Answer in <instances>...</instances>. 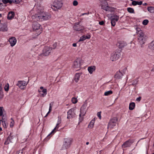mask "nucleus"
Segmentation results:
<instances>
[{"label": "nucleus", "instance_id": "nucleus-1", "mask_svg": "<svg viewBox=\"0 0 154 154\" xmlns=\"http://www.w3.org/2000/svg\"><path fill=\"white\" fill-rule=\"evenodd\" d=\"M51 17V16L50 14L44 11H40L37 14L32 16V19L35 21H42L47 20H49Z\"/></svg>", "mask_w": 154, "mask_h": 154}, {"label": "nucleus", "instance_id": "nucleus-2", "mask_svg": "<svg viewBox=\"0 0 154 154\" xmlns=\"http://www.w3.org/2000/svg\"><path fill=\"white\" fill-rule=\"evenodd\" d=\"M62 0H54L53 4L51 5V8L55 11L60 9L62 6Z\"/></svg>", "mask_w": 154, "mask_h": 154}, {"label": "nucleus", "instance_id": "nucleus-3", "mask_svg": "<svg viewBox=\"0 0 154 154\" xmlns=\"http://www.w3.org/2000/svg\"><path fill=\"white\" fill-rule=\"evenodd\" d=\"M87 106L86 103H84L80 108V113L79 115V120L80 122H82L83 120V116H85L87 111Z\"/></svg>", "mask_w": 154, "mask_h": 154}, {"label": "nucleus", "instance_id": "nucleus-4", "mask_svg": "<svg viewBox=\"0 0 154 154\" xmlns=\"http://www.w3.org/2000/svg\"><path fill=\"white\" fill-rule=\"evenodd\" d=\"M72 142L71 139L66 138L64 139L63 144L62 147L63 149H65L68 148L71 145Z\"/></svg>", "mask_w": 154, "mask_h": 154}, {"label": "nucleus", "instance_id": "nucleus-5", "mask_svg": "<svg viewBox=\"0 0 154 154\" xmlns=\"http://www.w3.org/2000/svg\"><path fill=\"white\" fill-rule=\"evenodd\" d=\"M138 39L139 44L140 45L144 44L146 42L147 38L146 35L144 33L140 34L138 36Z\"/></svg>", "mask_w": 154, "mask_h": 154}, {"label": "nucleus", "instance_id": "nucleus-6", "mask_svg": "<svg viewBox=\"0 0 154 154\" xmlns=\"http://www.w3.org/2000/svg\"><path fill=\"white\" fill-rule=\"evenodd\" d=\"M81 62L79 59H77L74 62L72 66L73 69L78 71L81 69Z\"/></svg>", "mask_w": 154, "mask_h": 154}, {"label": "nucleus", "instance_id": "nucleus-7", "mask_svg": "<svg viewBox=\"0 0 154 154\" xmlns=\"http://www.w3.org/2000/svg\"><path fill=\"white\" fill-rule=\"evenodd\" d=\"M52 50V48L50 47H45L43 50V55L45 56L49 55Z\"/></svg>", "mask_w": 154, "mask_h": 154}, {"label": "nucleus", "instance_id": "nucleus-8", "mask_svg": "<svg viewBox=\"0 0 154 154\" xmlns=\"http://www.w3.org/2000/svg\"><path fill=\"white\" fill-rule=\"evenodd\" d=\"M118 121V118L116 117L113 118L111 119L108 125V128H112L116 125Z\"/></svg>", "mask_w": 154, "mask_h": 154}, {"label": "nucleus", "instance_id": "nucleus-9", "mask_svg": "<svg viewBox=\"0 0 154 154\" xmlns=\"http://www.w3.org/2000/svg\"><path fill=\"white\" fill-rule=\"evenodd\" d=\"M27 84L28 82L24 81H19L17 85L21 89H24Z\"/></svg>", "mask_w": 154, "mask_h": 154}, {"label": "nucleus", "instance_id": "nucleus-10", "mask_svg": "<svg viewBox=\"0 0 154 154\" xmlns=\"http://www.w3.org/2000/svg\"><path fill=\"white\" fill-rule=\"evenodd\" d=\"M120 56V51H116L112 54L111 59L112 61H115L119 59Z\"/></svg>", "mask_w": 154, "mask_h": 154}, {"label": "nucleus", "instance_id": "nucleus-11", "mask_svg": "<svg viewBox=\"0 0 154 154\" xmlns=\"http://www.w3.org/2000/svg\"><path fill=\"white\" fill-rule=\"evenodd\" d=\"M40 89L41 90H38V92L39 93L41 96L44 97L47 94V90L46 89L44 88V87L41 86L40 87Z\"/></svg>", "mask_w": 154, "mask_h": 154}, {"label": "nucleus", "instance_id": "nucleus-12", "mask_svg": "<svg viewBox=\"0 0 154 154\" xmlns=\"http://www.w3.org/2000/svg\"><path fill=\"white\" fill-rule=\"evenodd\" d=\"M67 113L68 116L67 118L68 119H70L73 118L75 115L74 109V108L70 109L68 111Z\"/></svg>", "mask_w": 154, "mask_h": 154}, {"label": "nucleus", "instance_id": "nucleus-13", "mask_svg": "<svg viewBox=\"0 0 154 154\" xmlns=\"http://www.w3.org/2000/svg\"><path fill=\"white\" fill-rule=\"evenodd\" d=\"M134 142V140H129L125 142L122 145L123 147L125 148L130 146Z\"/></svg>", "mask_w": 154, "mask_h": 154}, {"label": "nucleus", "instance_id": "nucleus-14", "mask_svg": "<svg viewBox=\"0 0 154 154\" xmlns=\"http://www.w3.org/2000/svg\"><path fill=\"white\" fill-rule=\"evenodd\" d=\"M102 8L106 11L109 10V7L108 6V4L107 2L105 0H103V2L102 3L101 5Z\"/></svg>", "mask_w": 154, "mask_h": 154}, {"label": "nucleus", "instance_id": "nucleus-15", "mask_svg": "<svg viewBox=\"0 0 154 154\" xmlns=\"http://www.w3.org/2000/svg\"><path fill=\"white\" fill-rule=\"evenodd\" d=\"M1 20L0 19V31L6 32L8 30V28L6 24H1Z\"/></svg>", "mask_w": 154, "mask_h": 154}, {"label": "nucleus", "instance_id": "nucleus-16", "mask_svg": "<svg viewBox=\"0 0 154 154\" xmlns=\"http://www.w3.org/2000/svg\"><path fill=\"white\" fill-rule=\"evenodd\" d=\"M9 41L11 47L14 46L17 42V40L14 37H12L9 39Z\"/></svg>", "mask_w": 154, "mask_h": 154}, {"label": "nucleus", "instance_id": "nucleus-17", "mask_svg": "<svg viewBox=\"0 0 154 154\" xmlns=\"http://www.w3.org/2000/svg\"><path fill=\"white\" fill-rule=\"evenodd\" d=\"M40 26L41 25L35 22H33L32 25L33 29L35 31L39 29Z\"/></svg>", "mask_w": 154, "mask_h": 154}, {"label": "nucleus", "instance_id": "nucleus-18", "mask_svg": "<svg viewBox=\"0 0 154 154\" xmlns=\"http://www.w3.org/2000/svg\"><path fill=\"white\" fill-rule=\"evenodd\" d=\"M123 75V74L119 70L116 72L114 75V78L116 79H119L122 78Z\"/></svg>", "mask_w": 154, "mask_h": 154}, {"label": "nucleus", "instance_id": "nucleus-19", "mask_svg": "<svg viewBox=\"0 0 154 154\" xmlns=\"http://www.w3.org/2000/svg\"><path fill=\"white\" fill-rule=\"evenodd\" d=\"M148 47L152 51L154 52V40L148 44Z\"/></svg>", "mask_w": 154, "mask_h": 154}, {"label": "nucleus", "instance_id": "nucleus-20", "mask_svg": "<svg viewBox=\"0 0 154 154\" xmlns=\"http://www.w3.org/2000/svg\"><path fill=\"white\" fill-rule=\"evenodd\" d=\"M96 69V66H92L88 67V70L90 74H92L93 72Z\"/></svg>", "mask_w": 154, "mask_h": 154}, {"label": "nucleus", "instance_id": "nucleus-21", "mask_svg": "<svg viewBox=\"0 0 154 154\" xmlns=\"http://www.w3.org/2000/svg\"><path fill=\"white\" fill-rule=\"evenodd\" d=\"M61 120L60 119H58V121H57V124L56 127L53 129V130L48 135V137L52 133H54V131L56 129H57L59 128V125L61 123Z\"/></svg>", "mask_w": 154, "mask_h": 154}, {"label": "nucleus", "instance_id": "nucleus-22", "mask_svg": "<svg viewBox=\"0 0 154 154\" xmlns=\"http://www.w3.org/2000/svg\"><path fill=\"white\" fill-rule=\"evenodd\" d=\"M91 37V36L89 35H83L81 36L79 40V41H82L84 40H85L86 39H89Z\"/></svg>", "mask_w": 154, "mask_h": 154}, {"label": "nucleus", "instance_id": "nucleus-23", "mask_svg": "<svg viewBox=\"0 0 154 154\" xmlns=\"http://www.w3.org/2000/svg\"><path fill=\"white\" fill-rule=\"evenodd\" d=\"M14 12L11 11L9 12L8 16V18L10 20L14 17Z\"/></svg>", "mask_w": 154, "mask_h": 154}, {"label": "nucleus", "instance_id": "nucleus-24", "mask_svg": "<svg viewBox=\"0 0 154 154\" xmlns=\"http://www.w3.org/2000/svg\"><path fill=\"white\" fill-rule=\"evenodd\" d=\"M118 46L119 48H122L126 45V43L124 42H120L118 43Z\"/></svg>", "mask_w": 154, "mask_h": 154}, {"label": "nucleus", "instance_id": "nucleus-25", "mask_svg": "<svg viewBox=\"0 0 154 154\" xmlns=\"http://www.w3.org/2000/svg\"><path fill=\"white\" fill-rule=\"evenodd\" d=\"M74 29L76 31H79L82 29L81 26L79 24H75L73 27Z\"/></svg>", "mask_w": 154, "mask_h": 154}, {"label": "nucleus", "instance_id": "nucleus-26", "mask_svg": "<svg viewBox=\"0 0 154 154\" xmlns=\"http://www.w3.org/2000/svg\"><path fill=\"white\" fill-rule=\"evenodd\" d=\"M95 122V119L94 118L91 121L88 125V127L90 128H92L94 127V123Z\"/></svg>", "mask_w": 154, "mask_h": 154}, {"label": "nucleus", "instance_id": "nucleus-27", "mask_svg": "<svg viewBox=\"0 0 154 154\" xmlns=\"http://www.w3.org/2000/svg\"><path fill=\"white\" fill-rule=\"evenodd\" d=\"M81 76V74L80 73H77L75 74V81L77 82L79 80L80 76Z\"/></svg>", "mask_w": 154, "mask_h": 154}, {"label": "nucleus", "instance_id": "nucleus-28", "mask_svg": "<svg viewBox=\"0 0 154 154\" xmlns=\"http://www.w3.org/2000/svg\"><path fill=\"white\" fill-rule=\"evenodd\" d=\"M111 19L117 22L119 19V17L117 15H114L111 16Z\"/></svg>", "mask_w": 154, "mask_h": 154}, {"label": "nucleus", "instance_id": "nucleus-29", "mask_svg": "<svg viewBox=\"0 0 154 154\" xmlns=\"http://www.w3.org/2000/svg\"><path fill=\"white\" fill-rule=\"evenodd\" d=\"M136 32L138 35V36L143 33L140 28L137 27L136 28Z\"/></svg>", "mask_w": 154, "mask_h": 154}, {"label": "nucleus", "instance_id": "nucleus-30", "mask_svg": "<svg viewBox=\"0 0 154 154\" xmlns=\"http://www.w3.org/2000/svg\"><path fill=\"white\" fill-rule=\"evenodd\" d=\"M135 106V104L134 103L132 102L130 103L129 109L130 110H133Z\"/></svg>", "mask_w": 154, "mask_h": 154}, {"label": "nucleus", "instance_id": "nucleus-31", "mask_svg": "<svg viewBox=\"0 0 154 154\" xmlns=\"http://www.w3.org/2000/svg\"><path fill=\"white\" fill-rule=\"evenodd\" d=\"M147 9L148 11L151 13H154V7H149L147 8Z\"/></svg>", "mask_w": 154, "mask_h": 154}, {"label": "nucleus", "instance_id": "nucleus-32", "mask_svg": "<svg viewBox=\"0 0 154 154\" xmlns=\"http://www.w3.org/2000/svg\"><path fill=\"white\" fill-rule=\"evenodd\" d=\"M21 0H11L10 4L14 3L15 4H18L21 2Z\"/></svg>", "mask_w": 154, "mask_h": 154}, {"label": "nucleus", "instance_id": "nucleus-33", "mask_svg": "<svg viewBox=\"0 0 154 154\" xmlns=\"http://www.w3.org/2000/svg\"><path fill=\"white\" fill-rule=\"evenodd\" d=\"M112 93V91L111 90H110L104 93V95L105 96H108Z\"/></svg>", "mask_w": 154, "mask_h": 154}, {"label": "nucleus", "instance_id": "nucleus-34", "mask_svg": "<svg viewBox=\"0 0 154 154\" xmlns=\"http://www.w3.org/2000/svg\"><path fill=\"white\" fill-rule=\"evenodd\" d=\"M127 11L128 12L131 13H134V9L131 8H128Z\"/></svg>", "mask_w": 154, "mask_h": 154}, {"label": "nucleus", "instance_id": "nucleus-35", "mask_svg": "<svg viewBox=\"0 0 154 154\" xmlns=\"http://www.w3.org/2000/svg\"><path fill=\"white\" fill-rule=\"evenodd\" d=\"M11 137V136H9L8 137V139L7 140L5 141V145H8L9 143V142L10 141V138Z\"/></svg>", "mask_w": 154, "mask_h": 154}, {"label": "nucleus", "instance_id": "nucleus-36", "mask_svg": "<svg viewBox=\"0 0 154 154\" xmlns=\"http://www.w3.org/2000/svg\"><path fill=\"white\" fill-rule=\"evenodd\" d=\"M0 1L5 4L8 3L10 4L11 0H0Z\"/></svg>", "mask_w": 154, "mask_h": 154}, {"label": "nucleus", "instance_id": "nucleus-37", "mask_svg": "<svg viewBox=\"0 0 154 154\" xmlns=\"http://www.w3.org/2000/svg\"><path fill=\"white\" fill-rule=\"evenodd\" d=\"M4 89L5 91H8L9 89V85L8 84V83L5 85L4 87Z\"/></svg>", "mask_w": 154, "mask_h": 154}, {"label": "nucleus", "instance_id": "nucleus-38", "mask_svg": "<svg viewBox=\"0 0 154 154\" xmlns=\"http://www.w3.org/2000/svg\"><path fill=\"white\" fill-rule=\"evenodd\" d=\"M51 110H52V106H51V104L50 103L49 108V111L47 113V114H46V116H45V117H46L48 116V115L51 112Z\"/></svg>", "mask_w": 154, "mask_h": 154}, {"label": "nucleus", "instance_id": "nucleus-39", "mask_svg": "<svg viewBox=\"0 0 154 154\" xmlns=\"http://www.w3.org/2000/svg\"><path fill=\"white\" fill-rule=\"evenodd\" d=\"M71 101L74 104L76 103L77 102V99L74 97H72V98Z\"/></svg>", "mask_w": 154, "mask_h": 154}, {"label": "nucleus", "instance_id": "nucleus-40", "mask_svg": "<svg viewBox=\"0 0 154 154\" xmlns=\"http://www.w3.org/2000/svg\"><path fill=\"white\" fill-rule=\"evenodd\" d=\"M2 122H5L6 121V117L4 115H3L2 116V119L1 120Z\"/></svg>", "mask_w": 154, "mask_h": 154}, {"label": "nucleus", "instance_id": "nucleus-41", "mask_svg": "<svg viewBox=\"0 0 154 154\" xmlns=\"http://www.w3.org/2000/svg\"><path fill=\"white\" fill-rule=\"evenodd\" d=\"M111 23L112 25L113 26H115L116 25V21L114 20H112V19H111Z\"/></svg>", "mask_w": 154, "mask_h": 154}, {"label": "nucleus", "instance_id": "nucleus-42", "mask_svg": "<svg viewBox=\"0 0 154 154\" xmlns=\"http://www.w3.org/2000/svg\"><path fill=\"white\" fill-rule=\"evenodd\" d=\"M4 96V94L3 91L0 90V100L2 99Z\"/></svg>", "mask_w": 154, "mask_h": 154}, {"label": "nucleus", "instance_id": "nucleus-43", "mask_svg": "<svg viewBox=\"0 0 154 154\" xmlns=\"http://www.w3.org/2000/svg\"><path fill=\"white\" fill-rule=\"evenodd\" d=\"M148 22L149 21L148 20H145L143 21L142 23L143 25H146L148 24Z\"/></svg>", "mask_w": 154, "mask_h": 154}, {"label": "nucleus", "instance_id": "nucleus-44", "mask_svg": "<svg viewBox=\"0 0 154 154\" xmlns=\"http://www.w3.org/2000/svg\"><path fill=\"white\" fill-rule=\"evenodd\" d=\"M4 110L3 107L2 106L0 107V114L3 115V111Z\"/></svg>", "mask_w": 154, "mask_h": 154}, {"label": "nucleus", "instance_id": "nucleus-45", "mask_svg": "<svg viewBox=\"0 0 154 154\" xmlns=\"http://www.w3.org/2000/svg\"><path fill=\"white\" fill-rule=\"evenodd\" d=\"M101 112H98L97 113V116L99 117V118L100 119H101Z\"/></svg>", "mask_w": 154, "mask_h": 154}, {"label": "nucleus", "instance_id": "nucleus-46", "mask_svg": "<svg viewBox=\"0 0 154 154\" xmlns=\"http://www.w3.org/2000/svg\"><path fill=\"white\" fill-rule=\"evenodd\" d=\"M23 149L21 150H20L17 151L16 153V154H23Z\"/></svg>", "mask_w": 154, "mask_h": 154}, {"label": "nucleus", "instance_id": "nucleus-47", "mask_svg": "<svg viewBox=\"0 0 154 154\" xmlns=\"http://www.w3.org/2000/svg\"><path fill=\"white\" fill-rule=\"evenodd\" d=\"M78 2H77V1H76V0H75L73 1V5L74 6H76L78 5Z\"/></svg>", "mask_w": 154, "mask_h": 154}, {"label": "nucleus", "instance_id": "nucleus-48", "mask_svg": "<svg viewBox=\"0 0 154 154\" xmlns=\"http://www.w3.org/2000/svg\"><path fill=\"white\" fill-rule=\"evenodd\" d=\"M132 4L134 6H135L137 5L136 1H135L132 0Z\"/></svg>", "mask_w": 154, "mask_h": 154}, {"label": "nucleus", "instance_id": "nucleus-49", "mask_svg": "<svg viewBox=\"0 0 154 154\" xmlns=\"http://www.w3.org/2000/svg\"><path fill=\"white\" fill-rule=\"evenodd\" d=\"M137 5H140L142 4V1L138 2L136 1Z\"/></svg>", "mask_w": 154, "mask_h": 154}, {"label": "nucleus", "instance_id": "nucleus-50", "mask_svg": "<svg viewBox=\"0 0 154 154\" xmlns=\"http://www.w3.org/2000/svg\"><path fill=\"white\" fill-rule=\"evenodd\" d=\"M53 49H55L57 46V43H54L53 45Z\"/></svg>", "mask_w": 154, "mask_h": 154}, {"label": "nucleus", "instance_id": "nucleus-51", "mask_svg": "<svg viewBox=\"0 0 154 154\" xmlns=\"http://www.w3.org/2000/svg\"><path fill=\"white\" fill-rule=\"evenodd\" d=\"M35 2L37 3V4H38V3H40L42 0H34Z\"/></svg>", "mask_w": 154, "mask_h": 154}, {"label": "nucleus", "instance_id": "nucleus-52", "mask_svg": "<svg viewBox=\"0 0 154 154\" xmlns=\"http://www.w3.org/2000/svg\"><path fill=\"white\" fill-rule=\"evenodd\" d=\"M5 122H2V125H3V126L5 128H6L7 126H6V124Z\"/></svg>", "mask_w": 154, "mask_h": 154}, {"label": "nucleus", "instance_id": "nucleus-53", "mask_svg": "<svg viewBox=\"0 0 154 154\" xmlns=\"http://www.w3.org/2000/svg\"><path fill=\"white\" fill-rule=\"evenodd\" d=\"M99 24L100 25H103L104 23V22L103 21H102L100 22H99Z\"/></svg>", "mask_w": 154, "mask_h": 154}, {"label": "nucleus", "instance_id": "nucleus-54", "mask_svg": "<svg viewBox=\"0 0 154 154\" xmlns=\"http://www.w3.org/2000/svg\"><path fill=\"white\" fill-rule=\"evenodd\" d=\"M141 100V97H137V98L136 99V101H140Z\"/></svg>", "mask_w": 154, "mask_h": 154}, {"label": "nucleus", "instance_id": "nucleus-55", "mask_svg": "<svg viewBox=\"0 0 154 154\" xmlns=\"http://www.w3.org/2000/svg\"><path fill=\"white\" fill-rule=\"evenodd\" d=\"M14 126V123L12 122H11L10 124V126L11 127H12Z\"/></svg>", "mask_w": 154, "mask_h": 154}, {"label": "nucleus", "instance_id": "nucleus-56", "mask_svg": "<svg viewBox=\"0 0 154 154\" xmlns=\"http://www.w3.org/2000/svg\"><path fill=\"white\" fill-rule=\"evenodd\" d=\"M3 6V4L2 3H0V10L2 9V6Z\"/></svg>", "mask_w": 154, "mask_h": 154}, {"label": "nucleus", "instance_id": "nucleus-57", "mask_svg": "<svg viewBox=\"0 0 154 154\" xmlns=\"http://www.w3.org/2000/svg\"><path fill=\"white\" fill-rule=\"evenodd\" d=\"M72 46H73V47H76V46H77V44H76V43H74L73 44H72Z\"/></svg>", "mask_w": 154, "mask_h": 154}, {"label": "nucleus", "instance_id": "nucleus-58", "mask_svg": "<svg viewBox=\"0 0 154 154\" xmlns=\"http://www.w3.org/2000/svg\"><path fill=\"white\" fill-rule=\"evenodd\" d=\"M11 138H10V142H12V137H11Z\"/></svg>", "mask_w": 154, "mask_h": 154}, {"label": "nucleus", "instance_id": "nucleus-59", "mask_svg": "<svg viewBox=\"0 0 154 154\" xmlns=\"http://www.w3.org/2000/svg\"><path fill=\"white\" fill-rule=\"evenodd\" d=\"M126 69H127L126 68H125L123 70L124 71H126Z\"/></svg>", "mask_w": 154, "mask_h": 154}, {"label": "nucleus", "instance_id": "nucleus-60", "mask_svg": "<svg viewBox=\"0 0 154 154\" xmlns=\"http://www.w3.org/2000/svg\"><path fill=\"white\" fill-rule=\"evenodd\" d=\"M89 142H87L86 143V144L87 145H88V144H89Z\"/></svg>", "mask_w": 154, "mask_h": 154}, {"label": "nucleus", "instance_id": "nucleus-61", "mask_svg": "<svg viewBox=\"0 0 154 154\" xmlns=\"http://www.w3.org/2000/svg\"><path fill=\"white\" fill-rule=\"evenodd\" d=\"M2 130V128L0 127V131H1Z\"/></svg>", "mask_w": 154, "mask_h": 154}, {"label": "nucleus", "instance_id": "nucleus-62", "mask_svg": "<svg viewBox=\"0 0 154 154\" xmlns=\"http://www.w3.org/2000/svg\"><path fill=\"white\" fill-rule=\"evenodd\" d=\"M146 4H146V3H144V4L143 5H146Z\"/></svg>", "mask_w": 154, "mask_h": 154}, {"label": "nucleus", "instance_id": "nucleus-63", "mask_svg": "<svg viewBox=\"0 0 154 154\" xmlns=\"http://www.w3.org/2000/svg\"><path fill=\"white\" fill-rule=\"evenodd\" d=\"M152 71H154V68H153V69H152Z\"/></svg>", "mask_w": 154, "mask_h": 154}, {"label": "nucleus", "instance_id": "nucleus-64", "mask_svg": "<svg viewBox=\"0 0 154 154\" xmlns=\"http://www.w3.org/2000/svg\"><path fill=\"white\" fill-rule=\"evenodd\" d=\"M152 154H154V153H153Z\"/></svg>", "mask_w": 154, "mask_h": 154}]
</instances>
